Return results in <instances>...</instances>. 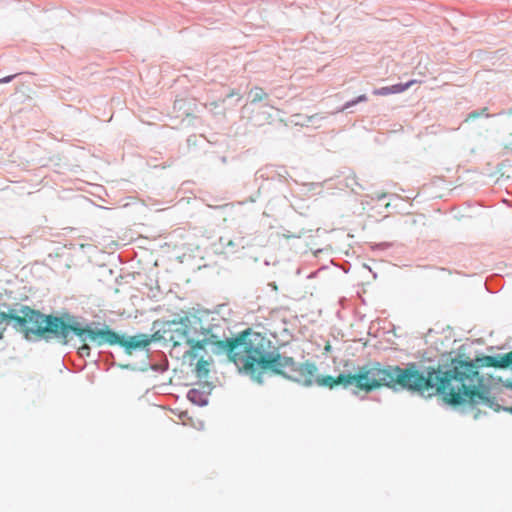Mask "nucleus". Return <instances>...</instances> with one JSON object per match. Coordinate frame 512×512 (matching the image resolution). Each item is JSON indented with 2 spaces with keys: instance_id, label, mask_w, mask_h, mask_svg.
I'll return each mask as SVG.
<instances>
[{
  "instance_id": "f257e3e1",
  "label": "nucleus",
  "mask_w": 512,
  "mask_h": 512,
  "mask_svg": "<svg viewBox=\"0 0 512 512\" xmlns=\"http://www.w3.org/2000/svg\"><path fill=\"white\" fill-rule=\"evenodd\" d=\"M509 366H512V351L472 361L453 360L450 365L440 366L437 370H420L415 363L402 368L375 361L358 367L354 374L342 375L340 382L344 387L355 386L365 392L384 386L425 398L441 394L450 405L469 404L472 408L482 405L498 411L501 406L490 396L492 377H486L479 370Z\"/></svg>"
},
{
  "instance_id": "f03ea898",
  "label": "nucleus",
  "mask_w": 512,
  "mask_h": 512,
  "mask_svg": "<svg viewBox=\"0 0 512 512\" xmlns=\"http://www.w3.org/2000/svg\"><path fill=\"white\" fill-rule=\"evenodd\" d=\"M226 355L236 371L258 384H263L266 377L281 375L304 386L317 383L333 388L335 385L344 386L340 378L347 375L341 373L336 379L332 376L316 378L317 367L314 363L297 365L292 357L281 354L269 339L249 329L238 337H226Z\"/></svg>"
},
{
  "instance_id": "7ed1b4c3",
  "label": "nucleus",
  "mask_w": 512,
  "mask_h": 512,
  "mask_svg": "<svg viewBox=\"0 0 512 512\" xmlns=\"http://www.w3.org/2000/svg\"><path fill=\"white\" fill-rule=\"evenodd\" d=\"M23 313L26 316L24 320L15 318L14 324L19 328H25V323L32 324L33 327L25 330L26 340L32 342L56 340L61 344H67L72 336H77L81 342L89 341L97 346L118 344L127 355H132L134 350L146 348L155 337L137 334L126 338L106 324L87 321L69 313L57 316L27 307L23 308Z\"/></svg>"
},
{
  "instance_id": "20e7f679",
  "label": "nucleus",
  "mask_w": 512,
  "mask_h": 512,
  "mask_svg": "<svg viewBox=\"0 0 512 512\" xmlns=\"http://www.w3.org/2000/svg\"><path fill=\"white\" fill-rule=\"evenodd\" d=\"M219 330L221 327L218 324L211 323L208 327H203L200 319L195 317L192 323L186 316L180 322L173 321L169 324V340L174 346L182 343L189 345L191 350L186 354L192 361L199 355V351L207 353L210 350L218 355L224 352V340L221 339L224 332L220 334Z\"/></svg>"
},
{
  "instance_id": "39448f33",
  "label": "nucleus",
  "mask_w": 512,
  "mask_h": 512,
  "mask_svg": "<svg viewBox=\"0 0 512 512\" xmlns=\"http://www.w3.org/2000/svg\"><path fill=\"white\" fill-rule=\"evenodd\" d=\"M0 307L6 308V311L0 310V340L3 339V333L7 329V327H12L16 332L23 335L24 339H26V329H30V327H33L32 324L25 323L27 327L25 328H19L14 324L15 318H18L20 320H24L25 313H23V308H31L28 305L24 304H0Z\"/></svg>"
},
{
  "instance_id": "423d86ee",
  "label": "nucleus",
  "mask_w": 512,
  "mask_h": 512,
  "mask_svg": "<svg viewBox=\"0 0 512 512\" xmlns=\"http://www.w3.org/2000/svg\"><path fill=\"white\" fill-rule=\"evenodd\" d=\"M247 99L251 105L263 103V106L274 108V104L271 102L269 95L261 87H253L247 96Z\"/></svg>"
},
{
  "instance_id": "0eeeda50",
  "label": "nucleus",
  "mask_w": 512,
  "mask_h": 512,
  "mask_svg": "<svg viewBox=\"0 0 512 512\" xmlns=\"http://www.w3.org/2000/svg\"><path fill=\"white\" fill-rule=\"evenodd\" d=\"M412 84H413V81H409L404 84L398 83V84H394L391 86L380 87V88L374 89L373 94L377 95V96H387L390 94H398V93H401V92H404L405 90H407Z\"/></svg>"
},
{
  "instance_id": "6e6552de",
  "label": "nucleus",
  "mask_w": 512,
  "mask_h": 512,
  "mask_svg": "<svg viewBox=\"0 0 512 512\" xmlns=\"http://www.w3.org/2000/svg\"><path fill=\"white\" fill-rule=\"evenodd\" d=\"M197 358L199 359L195 365L196 375L199 379H207L210 371L209 367L211 365L210 359H204V356L201 354V351H199V355L195 359Z\"/></svg>"
},
{
  "instance_id": "1a4fd4ad",
  "label": "nucleus",
  "mask_w": 512,
  "mask_h": 512,
  "mask_svg": "<svg viewBox=\"0 0 512 512\" xmlns=\"http://www.w3.org/2000/svg\"><path fill=\"white\" fill-rule=\"evenodd\" d=\"M187 399L200 407L208 404V394L196 388H192L188 391Z\"/></svg>"
},
{
  "instance_id": "9d476101",
  "label": "nucleus",
  "mask_w": 512,
  "mask_h": 512,
  "mask_svg": "<svg viewBox=\"0 0 512 512\" xmlns=\"http://www.w3.org/2000/svg\"><path fill=\"white\" fill-rule=\"evenodd\" d=\"M500 382H503V386L505 388L503 394L512 398V377L507 378L504 381H503V379H500ZM503 410L512 413V404L503 406Z\"/></svg>"
},
{
  "instance_id": "9b49d317",
  "label": "nucleus",
  "mask_w": 512,
  "mask_h": 512,
  "mask_svg": "<svg viewBox=\"0 0 512 512\" xmlns=\"http://www.w3.org/2000/svg\"><path fill=\"white\" fill-rule=\"evenodd\" d=\"M366 101H368L367 96L365 94H362V95L358 96L357 98H355L353 100L347 101L343 106L338 108L336 112H343V111L353 107L354 105H356L358 103L366 102Z\"/></svg>"
},
{
  "instance_id": "f8f14e48",
  "label": "nucleus",
  "mask_w": 512,
  "mask_h": 512,
  "mask_svg": "<svg viewBox=\"0 0 512 512\" xmlns=\"http://www.w3.org/2000/svg\"><path fill=\"white\" fill-rule=\"evenodd\" d=\"M82 343V346L78 349V353L81 357H89L91 354V347L86 342Z\"/></svg>"
},
{
  "instance_id": "ddd939ff",
  "label": "nucleus",
  "mask_w": 512,
  "mask_h": 512,
  "mask_svg": "<svg viewBox=\"0 0 512 512\" xmlns=\"http://www.w3.org/2000/svg\"><path fill=\"white\" fill-rule=\"evenodd\" d=\"M481 116V113L479 112V110H474V111H471L467 118H466V121H468L469 119H475V118H478Z\"/></svg>"
},
{
  "instance_id": "4468645a",
  "label": "nucleus",
  "mask_w": 512,
  "mask_h": 512,
  "mask_svg": "<svg viewBox=\"0 0 512 512\" xmlns=\"http://www.w3.org/2000/svg\"><path fill=\"white\" fill-rule=\"evenodd\" d=\"M17 76V74H14V75H9V76H6V77H3L0 79V84H6V83H9L11 82L15 77Z\"/></svg>"
},
{
  "instance_id": "2eb2a0df",
  "label": "nucleus",
  "mask_w": 512,
  "mask_h": 512,
  "mask_svg": "<svg viewBox=\"0 0 512 512\" xmlns=\"http://www.w3.org/2000/svg\"><path fill=\"white\" fill-rule=\"evenodd\" d=\"M121 369L134 370L135 368L130 364H117Z\"/></svg>"
},
{
  "instance_id": "dca6fc26",
  "label": "nucleus",
  "mask_w": 512,
  "mask_h": 512,
  "mask_svg": "<svg viewBox=\"0 0 512 512\" xmlns=\"http://www.w3.org/2000/svg\"><path fill=\"white\" fill-rule=\"evenodd\" d=\"M479 112L481 113V115H484V116H485V117H487V118H490V117H492V116H493V115H491V114L487 113V108H486V107H484V108H482L481 110H479Z\"/></svg>"
},
{
  "instance_id": "f3484780",
  "label": "nucleus",
  "mask_w": 512,
  "mask_h": 512,
  "mask_svg": "<svg viewBox=\"0 0 512 512\" xmlns=\"http://www.w3.org/2000/svg\"><path fill=\"white\" fill-rule=\"evenodd\" d=\"M150 368L153 370V371H164L166 368H160L159 365L157 364H152L150 365Z\"/></svg>"
},
{
  "instance_id": "a211bd4d",
  "label": "nucleus",
  "mask_w": 512,
  "mask_h": 512,
  "mask_svg": "<svg viewBox=\"0 0 512 512\" xmlns=\"http://www.w3.org/2000/svg\"><path fill=\"white\" fill-rule=\"evenodd\" d=\"M507 113H508V114H512V109H509V110L507 111Z\"/></svg>"
},
{
  "instance_id": "6ab92c4d",
  "label": "nucleus",
  "mask_w": 512,
  "mask_h": 512,
  "mask_svg": "<svg viewBox=\"0 0 512 512\" xmlns=\"http://www.w3.org/2000/svg\"><path fill=\"white\" fill-rule=\"evenodd\" d=\"M504 113H505V111H501V112L498 113V115H502Z\"/></svg>"
}]
</instances>
